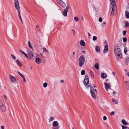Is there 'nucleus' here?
Masks as SVG:
<instances>
[{
  "instance_id": "f257e3e1",
  "label": "nucleus",
  "mask_w": 129,
  "mask_h": 129,
  "mask_svg": "<svg viewBox=\"0 0 129 129\" xmlns=\"http://www.w3.org/2000/svg\"><path fill=\"white\" fill-rule=\"evenodd\" d=\"M114 51L117 60H119L122 58V55L121 49L118 46H117L115 47Z\"/></svg>"
},
{
  "instance_id": "f03ea898",
  "label": "nucleus",
  "mask_w": 129,
  "mask_h": 129,
  "mask_svg": "<svg viewBox=\"0 0 129 129\" xmlns=\"http://www.w3.org/2000/svg\"><path fill=\"white\" fill-rule=\"evenodd\" d=\"M87 87L90 88V92L91 96L93 99H95L96 98L95 93L97 92L96 89H94L93 87L91 86V85L90 84L88 85Z\"/></svg>"
},
{
  "instance_id": "7ed1b4c3",
  "label": "nucleus",
  "mask_w": 129,
  "mask_h": 129,
  "mask_svg": "<svg viewBox=\"0 0 129 129\" xmlns=\"http://www.w3.org/2000/svg\"><path fill=\"white\" fill-rule=\"evenodd\" d=\"M85 61V58L83 55L81 56L78 59V62L79 65L80 67H81L82 66L84 63Z\"/></svg>"
},
{
  "instance_id": "20e7f679",
  "label": "nucleus",
  "mask_w": 129,
  "mask_h": 129,
  "mask_svg": "<svg viewBox=\"0 0 129 129\" xmlns=\"http://www.w3.org/2000/svg\"><path fill=\"white\" fill-rule=\"evenodd\" d=\"M112 6L111 14L112 15H115L116 13L117 7L116 5H112Z\"/></svg>"
},
{
  "instance_id": "39448f33",
  "label": "nucleus",
  "mask_w": 129,
  "mask_h": 129,
  "mask_svg": "<svg viewBox=\"0 0 129 129\" xmlns=\"http://www.w3.org/2000/svg\"><path fill=\"white\" fill-rule=\"evenodd\" d=\"M14 5L16 9L18 11V12L19 11H20L19 4L18 0H15Z\"/></svg>"
},
{
  "instance_id": "423d86ee",
  "label": "nucleus",
  "mask_w": 129,
  "mask_h": 129,
  "mask_svg": "<svg viewBox=\"0 0 129 129\" xmlns=\"http://www.w3.org/2000/svg\"><path fill=\"white\" fill-rule=\"evenodd\" d=\"M27 52L29 56H28V59H31L33 58L34 55L33 53L30 50H27Z\"/></svg>"
},
{
  "instance_id": "0eeeda50",
  "label": "nucleus",
  "mask_w": 129,
  "mask_h": 129,
  "mask_svg": "<svg viewBox=\"0 0 129 129\" xmlns=\"http://www.w3.org/2000/svg\"><path fill=\"white\" fill-rule=\"evenodd\" d=\"M89 83L88 77L87 75L85 77L83 81V83L84 85L87 86Z\"/></svg>"
},
{
  "instance_id": "6e6552de",
  "label": "nucleus",
  "mask_w": 129,
  "mask_h": 129,
  "mask_svg": "<svg viewBox=\"0 0 129 129\" xmlns=\"http://www.w3.org/2000/svg\"><path fill=\"white\" fill-rule=\"evenodd\" d=\"M103 44L104 45H105V47L103 50V52L104 53H106L108 51V43L106 41H105L104 42Z\"/></svg>"
},
{
  "instance_id": "1a4fd4ad",
  "label": "nucleus",
  "mask_w": 129,
  "mask_h": 129,
  "mask_svg": "<svg viewBox=\"0 0 129 129\" xmlns=\"http://www.w3.org/2000/svg\"><path fill=\"white\" fill-rule=\"evenodd\" d=\"M56 1L62 7L64 8L66 7V4L62 0H56Z\"/></svg>"
},
{
  "instance_id": "9d476101",
  "label": "nucleus",
  "mask_w": 129,
  "mask_h": 129,
  "mask_svg": "<svg viewBox=\"0 0 129 129\" xmlns=\"http://www.w3.org/2000/svg\"><path fill=\"white\" fill-rule=\"evenodd\" d=\"M69 9V7L68 6H67L66 8L64 9L62 13L63 15L64 16H67V13Z\"/></svg>"
},
{
  "instance_id": "9b49d317",
  "label": "nucleus",
  "mask_w": 129,
  "mask_h": 129,
  "mask_svg": "<svg viewBox=\"0 0 129 129\" xmlns=\"http://www.w3.org/2000/svg\"><path fill=\"white\" fill-rule=\"evenodd\" d=\"M104 84L105 87V89L107 91H108V89H109L110 90H112L110 88V84L109 83H104Z\"/></svg>"
},
{
  "instance_id": "f8f14e48",
  "label": "nucleus",
  "mask_w": 129,
  "mask_h": 129,
  "mask_svg": "<svg viewBox=\"0 0 129 129\" xmlns=\"http://www.w3.org/2000/svg\"><path fill=\"white\" fill-rule=\"evenodd\" d=\"M5 103L2 99H0V107L5 106Z\"/></svg>"
},
{
  "instance_id": "ddd939ff",
  "label": "nucleus",
  "mask_w": 129,
  "mask_h": 129,
  "mask_svg": "<svg viewBox=\"0 0 129 129\" xmlns=\"http://www.w3.org/2000/svg\"><path fill=\"white\" fill-rule=\"evenodd\" d=\"M9 76L10 79L13 82H15L16 81V79L15 77L11 75H9Z\"/></svg>"
},
{
  "instance_id": "4468645a",
  "label": "nucleus",
  "mask_w": 129,
  "mask_h": 129,
  "mask_svg": "<svg viewBox=\"0 0 129 129\" xmlns=\"http://www.w3.org/2000/svg\"><path fill=\"white\" fill-rule=\"evenodd\" d=\"M0 108L1 111L3 112H6L7 110V109L6 106L1 107H0Z\"/></svg>"
},
{
  "instance_id": "2eb2a0df",
  "label": "nucleus",
  "mask_w": 129,
  "mask_h": 129,
  "mask_svg": "<svg viewBox=\"0 0 129 129\" xmlns=\"http://www.w3.org/2000/svg\"><path fill=\"white\" fill-rule=\"evenodd\" d=\"M58 123L57 121H54L52 123V125L53 127H57L58 125Z\"/></svg>"
},
{
  "instance_id": "dca6fc26",
  "label": "nucleus",
  "mask_w": 129,
  "mask_h": 129,
  "mask_svg": "<svg viewBox=\"0 0 129 129\" xmlns=\"http://www.w3.org/2000/svg\"><path fill=\"white\" fill-rule=\"evenodd\" d=\"M15 61L16 62L17 64L20 67H21L22 66V64L20 61L18 59L15 60Z\"/></svg>"
},
{
  "instance_id": "f3484780",
  "label": "nucleus",
  "mask_w": 129,
  "mask_h": 129,
  "mask_svg": "<svg viewBox=\"0 0 129 129\" xmlns=\"http://www.w3.org/2000/svg\"><path fill=\"white\" fill-rule=\"evenodd\" d=\"M125 86L127 88L129 89V81H125Z\"/></svg>"
},
{
  "instance_id": "a211bd4d",
  "label": "nucleus",
  "mask_w": 129,
  "mask_h": 129,
  "mask_svg": "<svg viewBox=\"0 0 129 129\" xmlns=\"http://www.w3.org/2000/svg\"><path fill=\"white\" fill-rule=\"evenodd\" d=\"M36 62L38 64L40 63L41 62V60L39 58H37L36 59Z\"/></svg>"
},
{
  "instance_id": "6ab92c4d",
  "label": "nucleus",
  "mask_w": 129,
  "mask_h": 129,
  "mask_svg": "<svg viewBox=\"0 0 129 129\" xmlns=\"http://www.w3.org/2000/svg\"><path fill=\"white\" fill-rule=\"evenodd\" d=\"M101 76L102 78H104L107 77V75L105 73H102L101 74Z\"/></svg>"
},
{
  "instance_id": "aec40b11",
  "label": "nucleus",
  "mask_w": 129,
  "mask_h": 129,
  "mask_svg": "<svg viewBox=\"0 0 129 129\" xmlns=\"http://www.w3.org/2000/svg\"><path fill=\"white\" fill-rule=\"evenodd\" d=\"M109 1L111 5H116L115 0H109Z\"/></svg>"
},
{
  "instance_id": "412c9836",
  "label": "nucleus",
  "mask_w": 129,
  "mask_h": 129,
  "mask_svg": "<svg viewBox=\"0 0 129 129\" xmlns=\"http://www.w3.org/2000/svg\"><path fill=\"white\" fill-rule=\"evenodd\" d=\"M125 64L127 65L129 62V57H127L125 59Z\"/></svg>"
},
{
  "instance_id": "4be33fe9",
  "label": "nucleus",
  "mask_w": 129,
  "mask_h": 129,
  "mask_svg": "<svg viewBox=\"0 0 129 129\" xmlns=\"http://www.w3.org/2000/svg\"><path fill=\"white\" fill-rule=\"evenodd\" d=\"M122 123L125 125H129V124L125 121V120L123 119L122 120Z\"/></svg>"
},
{
  "instance_id": "5701e85b",
  "label": "nucleus",
  "mask_w": 129,
  "mask_h": 129,
  "mask_svg": "<svg viewBox=\"0 0 129 129\" xmlns=\"http://www.w3.org/2000/svg\"><path fill=\"white\" fill-rule=\"evenodd\" d=\"M80 44L81 46H84L85 44L84 41H80Z\"/></svg>"
},
{
  "instance_id": "b1692460",
  "label": "nucleus",
  "mask_w": 129,
  "mask_h": 129,
  "mask_svg": "<svg viewBox=\"0 0 129 129\" xmlns=\"http://www.w3.org/2000/svg\"><path fill=\"white\" fill-rule=\"evenodd\" d=\"M125 14H126V17L127 18H129V13L127 11H126L125 12Z\"/></svg>"
},
{
  "instance_id": "393cba45",
  "label": "nucleus",
  "mask_w": 129,
  "mask_h": 129,
  "mask_svg": "<svg viewBox=\"0 0 129 129\" xmlns=\"http://www.w3.org/2000/svg\"><path fill=\"white\" fill-rule=\"evenodd\" d=\"M95 50L97 52H99L100 50V47L98 46H96L95 47Z\"/></svg>"
},
{
  "instance_id": "a878e982",
  "label": "nucleus",
  "mask_w": 129,
  "mask_h": 129,
  "mask_svg": "<svg viewBox=\"0 0 129 129\" xmlns=\"http://www.w3.org/2000/svg\"><path fill=\"white\" fill-rule=\"evenodd\" d=\"M94 67L96 69L98 70L99 68V64L98 63H96L94 66Z\"/></svg>"
},
{
  "instance_id": "bb28decb",
  "label": "nucleus",
  "mask_w": 129,
  "mask_h": 129,
  "mask_svg": "<svg viewBox=\"0 0 129 129\" xmlns=\"http://www.w3.org/2000/svg\"><path fill=\"white\" fill-rule=\"evenodd\" d=\"M112 101L115 104H117L118 103L117 101L116 100H114V99H112Z\"/></svg>"
},
{
  "instance_id": "cd10ccee",
  "label": "nucleus",
  "mask_w": 129,
  "mask_h": 129,
  "mask_svg": "<svg viewBox=\"0 0 129 129\" xmlns=\"http://www.w3.org/2000/svg\"><path fill=\"white\" fill-rule=\"evenodd\" d=\"M90 74L91 75V79H92L94 77V74L93 72L91 71H90Z\"/></svg>"
},
{
  "instance_id": "c85d7f7f",
  "label": "nucleus",
  "mask_w": 129,
  "mask_h": 129,
  "mask_svg": "<svg viewBox=\"0 0 129 129\" xmlns=\"http://www.w3.org/2000/svg\"><path fill=\"white\" fill-rule=\"evenodd\" d=\"M43 52H48V51L46 49V48L45 47H44L43 48Z\"/></svg>"
},
{
  "instance_id": "c756f323",
  "label": "nucleus",
  "mask_w": 129,
  "mask_h": 129,
  "mask_svg": "<svg viewBox=\"0 0 129 129\" xmlns=\"http://www.w3.org/2000/svg\"><path fill=\"white\" fill-rule=\"evenodd\" d=\"M85 71L84 70H82L81 72V75H83L85 74Z\"/></svg>"
},
{
  "instance_id": "7c9ffc66",
  "label": "nucleus",
  "mask_w": 129,
  "mask_h": 129,
  "mask_svg": "<svg viewBox=\"0 0 129 129\" xmlns=\"http://www.w3.org/2000/svg\"><path fill=\"white\" fill-rule=\"evenodd\" d=\"M18 17H19V18L20 19H22L21 17V16L20 15V11H18Z\"/></svg>"
},
{
  "instance_id": "2f4dec72",
  "label": "nucleus",
  "mask_w": 129,
  "mask_h": 129,
  "mask_svg": "<svg viewBox=\"0 0 129 129\" xmlns=\"http://www.w3.org/2000/svg\"><path fill=\"white\" fill-rule=\"evenodd\" d=\"M125 27H127L129 26V23H128L127 21H125Z\"/></svg>"
},
{
  "instance_id": "473e14b6",
  "label": "nucleus",
  "mask_w": 129,
  "mask_h": 129,
  "mask_svg": "<svg viewBox=\"0 0 129 129\" xmlns=\"http://www.w3.org/2000/svg\"><path fill=\"white\" fill-rule=\"evenodd\" d=\"M28 46H29V48H31V49H33V48L31 46L30 44V41H28Z\"/></svg>"
},
{
  "instance_id": "72a5a7b5",
  "label": "nucleus",
  "mask_w": 129,
  "mask_h": 129,
  "mask_svg": "<svg viewBox=\"0 0 129 129\" xmlns=\"http://www.w3.org/2000/svg\"><path fill=\"white\" fill-rule=\"evenodd\" d=\"M11 55L12 57L14 60H15L16 59V57L15 56H14L13 54H11Z\"/></svg>"
},
{
  "instance_id": "f704fd0d",
  "label": "nucleus",
  "mask_w": 129,
  "mask_h": 129,
  "mask_svg": "<svg viewBox=\"0 0 129 129\" xmlns=\"http://www.w3.org/2000/svg\"><path fill=\"white\" fill-rule=\"evenodd\" d=\"M47 83H44L43 84V86L44 88H46L47 87Z\"/></svg>"
},
{
  "instance_id": "c9c22d12",
  "label": "nucleus",
  "mask_w": 129,
  "mask_h": 129,
  "mask_svg": "<svg viewBox=\"0 0 129 129\" xmlns=\"http://www.w3.org/2000/svg\"><path fill=\"white\" fill-rule=\"evenodd\" d=\"M17 73L19 74L20 76L22 78L24 76L23 75H22L21 73L19 71H18Z\"/></svg>"
},
{
  "instance_id": "e433bc0d",
  "label": "nucleus",
  "mask_w": 129,
  "mask_h": 129,
  "mask_svg": "<svg viewBox=\"0 0 129 129\" xmlns=\"http://www.w3.org/2000/svg\"><path fill=\"white\" fill-rule=\"evenodd\" d=\"M74 19L76 22L78 21L79 20V19L78 17L76 16L74 17Z\"/></svg>"
},
{
  "instance_id": "4c0bfd02",
  "label": "nucleus",
  "mask_w": 129,
  "mask_h": 129,
  "mask_svg": "<svg viewBox=\"0 0 129 129\" xmlns=\"http://www.w3.org/2000/svg\"><path fill=\"white\" fill-rule=\"evenodd\" d=\"M97 37L95 36H94L93 38V41L96 40L97 39Z\"/></svg>"
},
{
  "instance_id": "58836bf2",
  "label": "nucleus",
  "mask_w": 129,
  "mask_h": 129,
  "mask_svg": "<svg viewBox=\"0 0 129 129\" xmlns=\"http://www.w3.org/2000/svg\"><path fill=\"white\" fill-rule=\"evenodd\" d=\"M54 119V117H53L50 118L49 120V121H50L53 120Z\"/></svg>"
},
{
  "instance_id": "ea45409f",
  "label": "nucleus",
  "mask_w": 129,
  "mask_h": 129,
  "mask_svg": "<svg viewBox=\"0 0 129 129\" xmlns=\"http://www.w3.org/2000/svg\"><path fill=\"white\" fill-rule=\"evenodd\" d=\"M107 117L105 116H104L103 117V119L104 121H105L107 120Z\"/></svg>"
},
{
  "instance_id": "a19ab883",
  "label": "nucleus",
  "mask_w": 129,
  "mask_h": 129,
  "mask_svg": "<svg viewBox=\"0 0 129 129\" xmlns=\"http://www.w3.org/2000/svg\"><path fill=\"white\" fill-rule=\"evenodd\" d=\"M127 48L126 47H125L124 49V52L126 53L127 52Z\"/></svg>"
},
{
  "instance_id": "79ce46f5",
  "label": "nucleus",
  "mask_w": 129,
  "mask_h": 129,
  "mask_svg": "<svg viewBox=\"0 0 129 129\" xmlns=\"http://www.w3.org/2000/svg\"><path fill=\"white\" fill-rule=\"evenodd\" d=\"M99 20L100 22H101L102 21V18L100 17L99 18Z\"/></svg>"
},
{
  "instance_id": "37998d69",
  "label": "nucleus",
  "mask_w": 129,
  "mask_h": 129,
  "mask_svg": "<svg viewBox=\"0 0 129 129\" xmlns=\"http://www.w3.org/2000/svg\"><path fill=\"white\" fill-rule=\"evenodd\" d=\"M24 55H25V57H26L27 59H28V56L25 53Z\"/></svg>"
},
{
  "instance_id": "c03bdc74",
  "label": "nucleus",
  "mask_w": 129,
  "mask_h": 129,
  "mask_svg": "<svg viewBox=\"0 0 129 129\" xmlns=\"http://www.w3.org/2000/svg\"><path fill=\"white\" fill-rule=\"evenodd\" d=\"M114 112H111L110 113V115H114Z\"/></svg>"
},
{
  "instance_id": "a18cd8bd",
  "label": "nucleus",
  "mask_w": 129,
  "mask_h": 129,
  "mask_svg": "<svg viewBox=\"0 0 129 129\" xmlns=\"http://www.w3.org/2000/svg\"><path fill=\"white\" fill-rule=\"evenodd\" d=\"M22 78L23 79V81H24V82H26V80L24 77V76Z\"/></svg>"
},
{
  "instance_id": "49530a36",
  "label": "nucleus",
  "mask_w": 129,
  "mask_h": 129,
  "mask_svg": "<svg viewBox=\"0 0 129 129\" xmlns=\"http://www.w3.org/2000/svg\"><path fill=\"white\" fill-rule=\"evenodd\" d=\"M121 126L122 128V129H125V127H126V126H123L122 125H121Z\"/></svg>"
},
{
  "instance_id": "de8ad7c7",
  "label": "nucleus",
  "mask_w": 129,
  "mask_h": 129,
  "mask_svg": "<svg viewBox=\"0 0 129 129\" xmlns=\"http://www.w3.org/2000/svg\"><path fill=\"white\" fill-rule=\"evenodd\" d=\"M20 51L21 52V53L23 54H24L25 53L21 50H20Z\"/></svg>"
},
{
  "instance_id": "09e8293b",
  "label": "nucleus",
  "mask_w": 129,
  "mask_h": 129,
  "mask_svg": "<svg viewBox=\"0 0 129 129\" xmlns=\"http://www.w3.org/2000/svg\"><path fill=\"white\" fill-rule=\"evenodd\" d=\"M126 33V30L124 31H123V34L124 35H125Z\"/></svg>"
},
{
  "instance_id": "8fccbe9b",
  "label": "nucleus",
  "mask_w": 129,
  "mask_h": 129,
  "mask_svg": "<svg viewBox=\"0 0 129 129\" xmlns=\"http://www.w3.org/2000/svg\"><path fill=\"white\" fill-rule=\"evenodd\" d=\"M123 40H127V39L126 38L124 37L123 38Z\"/></svg>"
},
{
  "instance_id": "3c124183",
  "label": "nucleus",
  "mask_w": 129,
  "mask_h": 129,
  "mask_svg": "<svg viewBox=\"0 0 129 129\" xmlns=\"http://www.w3.org/2000/svg\"><path fill=\"white\" fill-rule=\"evenodd\" d=\"M72 31L73 32V35H75V31L73 29H72Z\"/></svg>"
},
{
  "instance_id": "603ef678",
  "label": "nucleus",
  "mask_w": 129,
  "mask_h": 129,
  "mask_svg": "<svg viewBox=\"0 0 129 129\" xmlns=\"http://www.w3.org/2000/svg\"><path fill=\"white\" fill-rule=\"evenodd\" d=\"M59 128V127H57L56 128H53L52 129H58Z\"/></svg>"
},
{
  "instance_id": "864d4df0",
  "label": "nucleus",
  "mask_w": 129,
  "mask_h": 129,
  "mask_svg": "<svg viewBox=\"0 0 129 129\" xmlns=\"http://www.w3.org/2000/svg\"><path fill=\"white\" fill-rule=\"evenodd\" d=\"M64 82V81L62 80H61L60 81V83H63Z\"/></svg>"
},
{
  "instance_id": "5fc2aeb1",
  "label": "nucleus",
  "mask_w": 129,
  "mask_h": 129,
  "mask_svg": "<svg viewBox=\"0 0 129 129\" xmlns=\"http://www.w3.org/2000/svg\"><path fill=\"white\" fill-rule=\"evenodd\" d=\"M1 128L2 129H4V126H1Z\"/></svg>"
},
{
  "instance_id": "6e6d98bb",
  "label": "nucleus",
  "mask_w": 129,
  "mask_h": 129,
  "mask_svg": "<svg viewBox=\"0 0 129 129\" xmlns=\"http://www.w3.org/2000/svg\"><path fill=\"white\" fill-rule=\"evenodd\" d=\"M4 96L5 99H6V100L7 99V98L5 95H4Z\"/></svg>"
},
{
  "instance_id": "4d7b16f0",
  "label": "nucleus",
  "mask_w": 129,
  "mask_h": 129,
  "mask_svg": "<svg viewBox=\"0 0 129 129\" xmlns=\"http://www.w3.org/2000/svg\"><path fill=\"white\" fill-rule=\"evenodd\" d=\"M81 19H82V20L83 21L84 20V18H83V16H82V17H81Z\"/></svg>"
},
{
  "instance_id": "13d9d810",
  "label": "nucleus",
  "mask_w": 129,
  "mask_h": 129,
  "mask_svg": "<svg viewBox=\"0 0 129 129\" xmlns=\"http://www.w3.org/2000/svg\"><path fill=\"white\" fill-rule=\"evenodd\" d=\"M116 93V92L115 91H114L113 92V94H115Z\"/></svg>"
},
{
  "instance_id": "bf43d9fd",
  "label": "nucleus",
  "mask_w": 129,
  "mask_h": 129,
  "mask_svg": "<svg viewBox=\"0 0 129 129\" xmlns=\"http://www.w3.org/2000/svg\"><path fill=\"white\" fill-rule=\"evenodd\" d=\"M75 52H73V55H74L75 53Z\"/></svg>"
},
{
  "instance_id": "052dcab7",
  "label": "nucleus",
  "mask_w": 129,
  "mask_h": 129,
  "mask_svg": "<svg viewBox=\"0 0 129 129\" xmlns=\"http://www.w3.org/2000/svg\"><path fill=\"white\" fill-rule=\"evenodd\" d=\"M20 21H21V22L22 23V24H23V22L22 21V19H20Z\"/></svg>"
},
{
  "instance_id": "680f3d73",
  "label": "nucleus",
  "mask_w": 129,
  "mask_h": 129,
  "mask_svg": "<svg viewBox=\"0 0 129 129\" xmlns=\"http://www.w3.org/2000/svg\"><path fill=\"white\" fill-rule=\"evenodd\" d=\"M126 129H129V128L126 126V127H125Z\"/></svg>"
},
{
  "instance_id": "e2e57ef3",
  "label": "nucleus",
  "mask_w": 129,
  "mask_h": 129,
  "mask_svg": "<svg viewBox=\"0 0 129 129\" xmlns=\"http://www.w3.org/2000/svg\"><path fill=\"white\" fill-rule=\"evenodd\" d=\"M112 73L114 75H115V73L114 72H113Z\"/></svg>"
},
{
  "instance_id": "0e129e2a",
  "label": "nucleus",
  "mask_w": 129,
  "mask_h": 129,
  "mask_svg": "<svg viewBox=\"0 0 129 129\" xmlns=\"http://www.w3.org/2000/svg\"><path fill=\"white\" fill-rule=\"evenodd\" d=\"M82 52L85 53V51L84 50H83L82 51Z\"/></svg>"
},
{
  "instance_id": "69168bd1",
  "label": "nucleus",
  "mask_w": 129,
  "mask_h": 129,
  "mask_svg": "<svg viewBox=\"0 0 129 129\" xmlns=\"http://www.w3.org/2000/svg\"><path fill=\"white\" fill-rule=\"evenodd\" d=\"M93 87L94 88L96 87V86L94 85V84H93Z\"/></svg>"
},
{
  "instance_id": "338daca9",
  "label": "nucleus",
  "mask_w": 129,
  "mask_h": 129,
  "mask_svg": "<svg viewBox=\"0 0 129 129\" xmlns=\"http://www.w3.org/2000/svg\"><path fill=\"white\" fill-rule=\"evenodd\" d=\"M88 36H90L91 35H90V33H88Z\"/></svg>"
},
{
  "instance_id": "774afa93",
  "label": "nucleus",
  "mask_w": 129,
  "mask_h": 129,
  "mask_svg": "<svg viewBox=\"0 0 129 129\" xmlns=\"http://www.w3.org/2000/svg\"><path fill=\"white\" fill-rule=\"evenodd\" d=\"M127 75L128 76H129V72H128L127 73Z\"/></svg>"
}]
</instances>
